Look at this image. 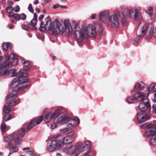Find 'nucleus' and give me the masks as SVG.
<instances>
[{
  "instance_id": "f257e3e1",
  "label": "nucleus",
  "mask_w": 156,
  "mask_h": 156,
  "mask_svg": "<svg viewBox=\"0 0 156 156\" xmlns=\"http://www.w3.org/2000/svg\"><path fill=\"white\" fill-rule=\"evenodd\" d=\"M43 15H41L39 17V20L41 22L40 27L39 29L41 31V28H44L45 30L48 28L49 30H52L53 34L55 35L58 34H62L63 33L64 29L63 26L59 22L58 19H55L53 22V25H52L51 22V20L50 17L48 16L45 19L46 23L44 25V23L42 21L43 18Z\"/></svg>"
},
{
  "instance_id": "f03ea898",
  "label": "nucleus",
  "mask_w": 156,
  "mask_h": 156,
  "mask_svg": "<svg viewBox=\"0 0 156 156\" xmlns=\"http://www.w3.org/2000/svg\"><path fill=\"white\" fill-rule=\"evenodd\" d=\"M3 141L7 143L6 147L10 150L8 156H9L13 153L18 152L19 148L17 145L20 144L21 142L18 134L15 133L5 137Z\"/></svg>"
},
{
  "instance_id": "7ed1b4c3",
  "label": "nucleus",
  "mask_w": 156,
  "mask_h": 156,
  "mask_svg": "<svg viewBox=\"0 0 156 156\" xmlns=\"http://www.w3.org/2000/svg\"><path fill=\"white\" fill-rule=\"evenodd\" d=\"M24 73L20 71L17 75V77L14 78L11 81L10 85L13 88L16 89L18 90H21L23 88H25L27 85H23L22 86H19V85L24 83L28 82V78L24 76Z\"/></svg>"
},
{
  "instance_id": "20e7f679",
  "label": "nucleus",
  "mask_w": 156,
  "mask_h": 156,
  "mask_svg": "<svg viewBox=\"0 0 156 156\" xmlns=\"http://www.w3.org/2000/svg\"><path fill=\"white\" fill-rule=\"evenodd\" d=\"M73 141L72 136H68L64 138L58 137V140H52L49 147V151L52 152L57 149L59 148L63 143L68 144L70 143Z\"/></svg>"
},
{
  "instance_id": "39448f33",
  "label": "nucleus",
  "mask_w": 156,
  "mask_h": 156,
  "mask_svg": "<svg viewBox=\"0 0 156 156\" xmlns=\"http://www.w3.org/2000/svg\"><path fill=\"white\" fill-rule=\"evenodd\" d=\"M64 24L65 27V30L64 29V31L65 30L66 33L67 34L68 36H71L72 34L73 28H74L75 29H76L77 28L76 23L74 21H73L71 24H70L68 20H65Z\"/></svg>"
},
{
  "instance_id": "423d86ee",
  "label": "nucleus",
  "mask_w": 156,
  "mask_h": 156,
  "mask_svg": "<svg viewBox=\"0 0 156 156\" xmlns=\"http://www.w3.org/2000/svg\"><path fill=\"white\" fill-rule=\"evenodd\" d=\"M74 34L78 42H82L87 38V35L85 30H76Z\"/></svg>"
},
{
  "instance_id": "0eeeda50",
  "label": "nucleus",
  "mask_w": 156,
  "mask_h": 156,
  "mask_svg": "<svg viewBox=\"0 0 156 156\" xmlns=\"http://www.w3.org/2000/svg\"><path fill=\"white\" fill-rule=\"evenodd\" d=\"M118 15L115 14L109 16L108 22H110L112 27L114 28H117L119 25V21L118 20Z\"/></svg>"
},
{
  "instance_id": "6e6552de",
  "label": "nucleus",
  "mask_w": 156,
  "mask_h": 156,
  "mask_svg": "<svg viewBox=\"0 0 156 156\" xmlns=\"http://www.w3.org/2000/svg\"><path fill=\"white\" fill-rule=\"evenodd\" d=\"M43 119V116L41 115L38 119L37 120L36 119H33L30 121L28 124L27 126V129L30 130L33 127L35 126L36 125L39 124L42 121Z\"/></svg>"
},
{
  "instance_id": "1a4fd4ad",
  "label": "nucleus",
  "mask_w": 156,
  "mask_h": 156,
  "mask_svg": "<svg viewBox=\"0 0 156 156\" xmlns=\"http://www.w3.org/2000/svg\"><path fill=\"white\" fill-rule=\"evenodd\" d=\"M90 141H85L84 144L80 146L78 149L79 152H82L84 150H87V152L85 153L84 156H90L88 154L90 149Z\"/></svg>"
},
{
  "instance_id": "9d476101",
  "label": "nucleus",
  "mask_w": 156,
  "mask_h": 156,
  "mask_svg": "<svg viewBox=\"0 0 156 156\" xmlns=\"http://www.w3.org/2000/svg\"><path fill=\"white\" fill-rule=\"evenodd\" d=\"M128 15H129L131 18L136 20L139 14V11L137 9H132L131 10L127 9Z\"/></svg>"
},
{
  "instance_id": "9b49d317",
  "label": "nucleus",
  "mask_w": 156,
  "mask_h": 156,
  "mask_svg": "<svg viewBox=\"0 0 156 156\" xmlns=\"http://www.w3.org/2000/svg\"><path fill=\"white\" fill-rule=\"evenodd\" d=\"M141 94L139 92L136 93L133 97L129 96L126 98V101L129 103H135L137 101V100L140 98Z\"/></svg>"
},
{
  "instance_id": "f8f14e48",
  "label": "nucleus",
  "mask_w": 156,
  "mask_h": 156,
  "mask_svg": "<svg viewBox=\"0 0 156 156\" xmlns=\"http://www.w3.org/2000/svg\"><path fill=\"white\" fill-rule=\"evenodd\" d=\"M139 94H141V96H140V98H139L140 101H143V104H145L149 107H150V103L149 99L147 98V96L149 94V93H147V95L146 96L144 94L142 93L141 92H139Z\"/></svg>"
},
{
  "instance_id": "ddd939ff",
  "label": "nucleus",
  "mask_w": 156,
  "mask_h": 156,
  "mask_svg": "<svg viewBox=\"0 0 156 156\" xmlns=\"http://www.w3.org/2000/svg\"><path fill=\"white\" fill-rule=\"evenodd\" d=\"M109 16L108 13L105 12H101L99 15V20L105 24L108 23Z\"/></svg>"
},
{
  "instance_id": "4468645a",
  "label": "nucleus",
  "mask_w": 156,
  "mask_h": 156,
  "mask_svg": "<svg viewBox=\"0 0 156 156\" xmlns=\"http://www.w3.org/2000/svg\"><path fill=\"white\" fill-rule=\"evenodd\" d=\"M145 87V83L143 81H141L136 83L134 86L133 90L135 92H138L140 91L143 90Z\"/></svg>"
},
{
  "instance_id": "2eb2a0df",
  "label": "nucleus",
  "mask_w": 156,
  "mask_h": 156,
  "mask_svg": "<svg viewBox=\"0 0 156 156\" xmlns=\"http://www.w3.org/2000/svg\"><path fill=\"white\" fill-rule=\"evenodd\" d=\"M149 118L148 115L143 114L142 112H139L137 115V119L139 122H144L147 120Z\"/></svg>"
},
{
  "instance_id": "dca6fc26",
  "label": "nucleus",
  "mask_w": 156,
  "mask_h": 156,
  "mask_svg": "<svg viewBox=\"0 0 156 156\" xmlns=\"http://www.w3.org/2000/svg\"><path fill=\"white\" fill-rule=\"evenodd\" d=\"M21 62L24 66L23 71L22 72H23L24 75L27 76L28 75L27 72L29 69L28 67V66L30 65L31 64V62L29 61L26 60L25 59L22 60L21 61Z\"/></svg>"
},
{
  "instance_id": "f3484780",
  "label": "nucleus",
  "mask_w": 156,
  "mask_h": 156,
  "mask_svg": "<svg viewBox=\"0 0 156 156\" xmlns=\"http://www.w3.org/2000/svg\"><path fill=\"white\" fill-rule=\"evenodd\" d=\"M69 118L68 115H64L58 118L57 119V122L58 123L64 124L66 122H69Z\"/></svg>"
},
{
  "instance_id": "a211bd4d",
  "label": "nucleus",
  "mask_w": 156,
  "mask_h": 156,
  "mask_svg": "<svg viewBox=\"0 0 156 156\" xmlns=\"http://www.w3.org/2000/svg\"><path fill=\"white\" fill-rule=\"evenodd\" d=\"M69 125H71L72 126H78L80 123L79 119L77 117H76L74 119L69 118Z\"/></svg>"
},
{
  "instance_id": "6ab92c4d",
  "label": "nucleus",
  "mask_w": 156,
  "mask_h": 156,
  "mask_svg": "<svg viewBox=\"0 0 156 156\" xmlns=\"http://www.w3.org/2000/svg\"><path fill=\"white\" fill-rule=\"evenodd\" d=\"M16 71L14 69H12L9 70L7 69L5 70L3 75H9L11 76H14L16 75Z\"/></svg>"
},
{
  "instance_id": "aec40b11",
  "label": "nucleus",
  "mask_w": 156,
  "mask_h": 156,
  "mask_svg": "<svg viewBox=\"0 0 156 156\" xmlns=\"http://www.w3.org/2000/svg\"><path fill=\"white\" fill-rule=\"evenodd\" d=\"M62 109L61 108H59L55 110L53 113H51L53 119L56 118L60 115H61L62 112Z\"/></svg>"
},
{
  "instance_id": "412c9836",
  "label": "nucleus",
  "mask_w": 156,
  "mask_h": 156,
  "mask_svg": "<svg viewBox=\"0 0 156 156\" xmlns=\"http://www.w3.org/2000/svg\"><path fill=\"white\" fill-rule=\"evenodd\" d=\"M145 133L148 136H154L156 133V129L153 127L150 129L147 130L146 131Z\"/></svg>"
},
{
  "instance_id": "4be33fe9",
  "label": "nucleus",
  "mask_w": 156,
  "mask_h": 156,
  "mask_svg": "<svg viewBox=\"0 0 156 156\" xmlns=\"http://www.w3.org/2000/svg\"><path fill=\"white\" fill-rule=\"evenodd\" d=\"M95 27L91 26V28L90 30V31H89V34L90 36L92 37H95L97 35V32L96 30L95 29Z\"/></svg>"
},
{
  "instance_id": "5701e85b",
  "label": "nucleus",
  "mask_w": 156,
  "mask_h": 156,
  "mask_svg": "<svg viewBox=\"0 0 156 156\" xmlns=\"http://www.w3.org/2000/svg\"><path fill=\"white\" fill-rule=\"evenodd\" d=\"M149 93H153L156 92V84L154 83H152L147 88Z\"/></svg>"
},
{
  "instance_id": "b1692460",
  "label": "nucleus",
  "mask_w": 156,
  "mask_h": 156,
  "mask_svg": "<svg viewBox=\"0 0 156 156\" xmlns=\"http://www.w3.org/2000/svg\"><path fill=\"white\" fill-rule=\"evenodd\" d=\"M17 95L18 91L17 90H13L9 94L8 96L6 98L7 99H9L15 96H16Z\"/></svg>"
},
{
  "instance_id": "393cba45",
  "label": "nucleus",
  "mask_w": 156,
  "mask_h": 156,
  "mask_svg": "<svg viewBox=\"0 0 156 156\" xmlns=\"http://www.w3.org/2000/svg\"><path fill=\"white\" fill-rule=\"evenodd\" d=\"M140 127L143 128H147L148 129H150L154 127L153 125L151 123L147 122L142 125L140 126Z\"/></svg>"
},
{
  "instance_id": "a878e982",
  "label": "nucleus",
  "mask_w": 156,
  "mask_h": 156,
  "mask_svg": "<svg viewBox=\"0 0 156 156\" xmlns=\"http://www.w3.org/2000/svg\"><path fill=\"white\" fill-rule=\"evenodd\" d=\"M138 108L142 112H144L146 111L147 108L149 107L147 106V105H145L142 103H141L139 105Z\"/></svg>"
},
{
  "instance_id": "bb28decb",
  "label": "nucleus",
  "mask_w": 156,
  "mask_h": 156,
  "mask_svg": "<svg viewBox=\"0 0 156 156\" xmlns=\"http://www.w3.org/2000/svg\"><path fill=\"white\" fill-rule=\"evenodd\" d=\"M12 65V63L11 62H5L1 64L0 66V69L2 70L8 67L10 65Z\"/></svg>"
},
{
  "instance_id": "cd10ccee",
  "label": "nucleus",
  "mask_w": 156,
  "mask_h": 156,
  "mask_svg": "<svg viewBox=\"0 0 156 156\" xmlns=\"http://www.w3.org/2000/svg\"><path fill=\"white\" fill-rule=\"evenodd\" d=\"M37 19H33L31 21V23H29V25L30 26L31 29L35 30L36 29L35 26L37 24Z\"/></svg>"
},
{
  "instance_id": "c85d7f7f",
  "label": "nucleus",
  "mask_w": 156,
  "mask_h": 156,
  "mask_svg": "<svg viewBox=\"0 0 156 156\" xmlns=\"http://www.w3.org/2000/svg\"><path fill=\"white\" fill-rule=\"evenodd\" d=\"M53 119L51 113H48L45 116L44 121L46 122H49L51 119Z\"/></svg>"
},
{
  "instance_id": "c756f323",
  "label": "nucleus",
  "mask_w": 156,
  "mask_h": 156,
  "mask_svg": "<svg viewBox=\"0 0 156 156\" xmlns=\"http://www.w3.org/2000/svg\"><path fill=\"white\" fill-rule=\"evenodd\" d=\"M78 149L77 146L74 145L72 146L69 147L67 150L71 154L74 153Z\"/></svg>"
},
{
  "instance_id": "7c9ffc66",
  "label": "nucleus",
  "mask_w": 156,
  "mask_h": 156,
  "mask_svg": "<svg viewBox=\"0 0 156 156\" xmlns=\"http://www.w3.org/2000/svg\"><path fill=\"white\" fill-rule=\"evenodd\" d=\"M7 99H8L7 98ZM7 104L9 106H13L16 105V100L14 99H11L10 100H7Z\"/></svg>"
},
{
  "instance_id": "2f4dec72",
  "label": "nucleus",
  "mask_w": 156,
  "mask_h": 156,
  "mask_svg": "<svg viewBox=\"0 0 156 156\" xmlns=\"http://www.w3.org/2000/svg\"><path fill=\"white\" fill-rule=\"evenodd\" d=\"M12 119V115H9L8 113H5L4 117V120L5 122H7Z\"/></svg>"
},
{
  "instance_id": "473e14b6",
  "label": "nucleus",
  "mask_w": 156,
  "mask_h": 156,
  "mask_svg": "<svg viewBox=\"0 0 156 156\" xmlns=\"http://www.w3.org/2000/svg\"><path fill=\"white\" fill-rule=\"evenodd\" d=\"M141 40V39L140 37L138 36L132 40V43L134 44H138Z\"/></svg>"
},
{
  "instance_id": "72a5a7b5",
  "label": "nucleus",
  "mask_w": 156,
  "mask_h": 156,
  "mask_svg": "<svg viewBox=\"0 0 156 156\" xmlns=\"http://www.w3.org/2000/svg\"><path fill=\"white\" fill-rule=\"evenodd\" d=\"M150 144L152 145L156 146V135L152 136L150 139Z\"/></svg>"
},
{
  "instance_id": "f704fd0d",
  "label": "nucleus",
  "mask_w": 156,
  "mask_h": 156,
  "mask_svg": "<svg viewBox=\"0 0 156 156\" xmlns=\"http://www.w3.org/2000/svg\"><path fill=\"white\" fill-rule=\"evenodd\" d=\"M0 129L2 133H5L6 130V125L5 122H2L0 127Z\"/></svg>"
},
{
  "instance_id": "c9c22d12",
  "label": "nucleus",
  "mask_w": 156,
  "mask_h": 156,
  "mask_svg": "<svg viewBox=\"0 0 156 156\" xmlns=\"http://www.w3.org/2000/svg\"><path fill=\"white\" fill-rule=\"evenodd\" d=\"M95 29L96 30L97 34L98 33L100 35H102L103 33V30L100 26L97 25L95 26Z\"/></svg>"
},
{
  "instance_id": "e433bc0d",
  "label": "nucleus",
  "mask_w": 156,
  "mask_h": 156,
  "mask_svg": "<svg viewBox=\"0 0 156 156\" xmlns=\"http://www.w3.org/2000/svg\"><path fill=\"white\" fill-rule=\"evenodd\" d=\"M147 30V25H145L144 26H143L142 29L141 34H140V36H142L146 34Z\"/></svg>"
},
{
  "instance_id": "4c0bfd02",
  "label": "nucleus",
  "mask_w": 156,
  "mask_h": 156,
  "mask_svg": "<svg viewBox=\"0 0 156 156\" xmlns=\"http://www.w3.org/2000/svg\"><path fill=\"white\" fill-rule=\"evenodd\" d=\"M25 129L24 128H21L18 132L20 137H22L25 135Z\"/></svg>"
},
{
  "instance_id": "58836bf2",
  "label": "nucleus",
  "mask_w": 156,
  "mask_h": 156,
  "mask_svg": "<svg viewBox=\"0 0 156 156\" xmlns=\"http://www.w3.org/2000/svg\"><path fill=\"white\" fill-rule=\"evenodd\" d=\"M18 16H17V20H18L20 19L22 20H25L26 18V15L24 13H22L21 15H19L18 14Z\"/></svg>"
},
{
  "instance_id": "ea45409f",
  "label": "nucleus",
  "mask_w": 156,
  "mask_h": 156,
  "mask_svg": "<svg viewBox=\"0 0 156 156\" xmlns=\"http://www.w3.org/2000/svg\"><path fill=\"white\" fill-rule=\"evenodd\" d=\"M3 111L4 112L6 113H8L7 111H8L9 112H10L11 111V108L9 106L5 105L4 107Z\"/></svg>"
},
{
  "instance_id": "a19ab883",
  "label": "nucleus",
  "mask_w": 156,
  "mask_h": 156,
  "mask_svg": "<svg viewBox=\"0 0 156 156\" xmlns=\"http://www.w3.org/2000/svg\"><path fill=\"white\" fill-rule=\"evenodd\" d=\"M22 27L23 29L25 30H28L29 28L31 29L30 26L29 25V23L27 25L23 24L22 25Z\"/></svg>"
},
{
  "instance_id": "79ce46f5",
  "label": "nucleus",
  "mask_w": 156,
  "mask_h": 156,
  "mask_svg": "<svg viewBox=\"0 0 156 156\" xmlns=\"http://www.w3.org/2000/svg\"><path fill=\"white\" fill-rule=\"evenodd\" d=\"M9 17H14L17 20V16H18V14H14L12 12L9 13Z\"/></svg>"
},
{
  "instance_id": "37998d69",
  "label": "nucleus",
  "mask_w": 156,
  "mask_h": 156,
  "mask_svg": "<svg viewBox=\"0 0 156 156\" xmlns=\"http://www.w3.org/2000/svg\"><path fill=\"white\" fill-rule=\"evenodd\" d=\"M120 16L122 18L121 19V22L123 24H125L126 23V19L125 16L122 13L120 15Z\"/></svg>"
},
{
  "instance_id": "c03bdc74",
  "label": "nucleus",
  "mask_w": 156,
  "mask_h": 156,
  "mask_svg": "<svg viewBox=\"0 0 156 156\" xmlns=\"http://www.w3.org/2000/svg\"><path fill=\"white\" fill-rule=\"evenodd\" d=\"M6 43H4L2 46V50L5 51H6L8 50V46Z\"/></svg>"
},
{
  "instance_id": "a18cd8bd",
  "label": "nucleus",
  "mask_w": 156,
  "mask_h": 156,
  "mask_svg": "<svg viewBox=\"0 0 156 156\" xmlns=\"http://www.w3.org/2000/svg\"><path fill=\"white\" fill-rule=\"evenodd\" d=\"M28 9L29 11L31 12V13H33L34 12V9L32 8V5L31 4H30L29 5Z\"/></svg>"
},
{
  "instance_id": "49530a36",
  "label": "nucleus",
  "mask_w": 156,
  "mask_h": 156,
  "mask_svg": "<svg viewBox=\"0 0 156 156\" xmlns=\"http://www.w3.org/2000/svg\"><path fill=\"white\" fill-rule=\"evenodd\" d=\"M153 10V8L152 7H150L149 8L148 12L149 14V16H151V15L152 13V11Z\"/></svg>"
},
{
  "instance_id": "de8ad7c7",
  "label": "nucleus",
  "mask_w": 156,
  "mask_h": 156,
  "mask_svg": "<svg viewBox=\"0 0 156 156\" xmlns=\"http://www.w3.org/2000/svg\"><path fill=\"white\" fill-rule=\"evenodd\" d=\"M152 112L154 114L156 113V105H153L152 106Z\"/></svg>"
},
{
  "instance_id": "09e8293b",
  "label": "nucleus",
  "mask_w": 156,
  "mask_h": 156,
  "mask_svg": "<svg viewBox=\"0 0 156 156\" xmlns=\"http://www.w3.org/2000/svg\"><path fill=\"white\" fill-rule=\"evenodd\" d=\"M12 8V7L11 5L7 7L6 9L7 12L9 13L11 12V9Z\"/></svg>"
},
{
  "instance_id": "8fccbe9b",
  "label": "nucleus",
  "mask_w": 156,
  "mask_h": 156,
  "mask_svg": "<svg viewBox=\"0 0 156 156\" xmlns=\"http://www.w3.org/2000/svg\"><path fill=\"white\" fill-rule=\"evenodd\" d=\"M152 35L155 38H156V27L153 29L152 32Z\"/></svg>"
},
{
  "instance_id": "3c124183",
  "label": "nucleus",
  "mask_w": 156,
  "mask_h": 156,
  "mask_svg": "<svg viewBox=\"0 0 156 156\" xmlns=\"http://www.w3.org/2000/svg\"><path fill=\"white\" fill-rule=\"evenodd\" d=\"M13 9L16 12H18L20 10V7L18 5H16V7L13 8Z\"/></svg>"
},
{
  "instance_id": "603ef678",
  "label": "nucleus",
  "mask_w": 156,
  "mask_h": 156,
  "mask_svg": "<svg viewBox=\"0 0 156 156\" xmlns=\"http://www.w3.org/2000/svg\"><path fill=\"white\" fill-rule=\"evenodd\" d=\"M57 125L56 123H52L51 126V127L52 129L55 128L57 126Z\"/></svg>"
},
{
  "instance_id": "864d4df0",
  "label": "nucleus",
  "mask_w": 156,
  "mask_h": 156,
  "mask_svg": "<svg viewBox=\"0 0 156 156\" xmlns=\"http://www.w3.org/2000/svg\"><path fill=\"white\" fill-rule=\"evenodd\" d=\"M6 44H7V45H7L8 48V49L9 48L10 49H11L12 47V44L11 43H9V42L6 43Z\"/></svg>"
},
{
  "instance_id": "5fc2aeb1",
  "label": "nucleus",
  "mask_w": 156,
  "mask_h": 156,
  "mask_svg": "<svg viewBox=\"0 0 156 156\" xmlns=\"http://www.w3.org/2000/svg\"><path fill=\"white\" fill-rule=\"evenodd\" d=\"M12 58L14 60H16V64L18 63V60H17V56L14 54H12Z\"/></svg>"
},
{
  "instance_id": "6e6d98bb",
  "label": "nucleus",
  "mask_w": 156,
  "mask_h": 156,
  "mask_svg": "<svg viewBox=\"0 0 156 156\" xmlns=\"http://www.w3.org/2000/svg\"><path fill=\"white\" fill-rule=\"evenodd\" d=\"M26 152L27 153H29V154L31 156H33L34 155L33 152L32 151H27Z\"/></svg>"
},
{
  "instance_id": "4d7b16f0",
  "label": "nucleus",
  "mask_w": 156,
  "mask_h": 156,
  "mask_svg": "<svg viewBox=\"0 0 156 156\" xmlns=\"http://www.w3.org/2000/svg\"><path fill=\"white\" fill-rule=\"evenodd\" d=\"M60 6V5L58 4H56L55 5H54L53 6V8L54 9H56L58 8L59 6Z\"/></svg>"
},
{
  "instance_id": "13d9d810",
  "label": "nucleus",
  "mask_w": 156,
  "mask_h": 156,
  "mask_svg": "<svg viewBox=\"0 0 156 156\" xmlns=\"http://www.w3.org/2000/svg\"><path fill=\"white\" fill-rule=\"evenodd\" d=\"M95 17H96V15L95 14H92L91 16V17L92 19H94L95 18Z\"/></svg>"
},
{
  "instance_id": "bf43d9fd",
  "label": "nucleus",
  "mask_w": 156,
  "mask_h": 156,
  "mask_svg": "<svg viewBox=\"0 0 156 156\" xmlns=\"http://www.w3.org/2000/svg\"><path fill=\"white\" fill-rule=\"evenodd\" d=\"M33 19L37 20V15L36 13H35L34 14Z\"/></svg>"
},
{
  "instance_id": "052dcab7",
  "label": "nucleus",
  "mask_w": 156,
  "mask_h": 156,
  "mask_svg": "<svg viewBox=\"0 0 156 156\" xmlns=\"http://www.w3.org/2000/svg\"><path fill=\"white\" fill-rule=\"evenodd\" d=\"M5 58L6 59L7 61L9 60L10 58L9 56L8 55H5Z\"/></svg>"
},
{
  "instance_id": "680f3d73",
  "label": "nucleus",
  "mask_w": 156,
  "mask_h": 156,
  "mask_svg": "<svg viewBox=\"0 0 156 156\" xmlns=\"http://www.w3.org/2000/svg\"><path fill=\"white\" fill-rule=\"evenodd\" d=\"M38 0H35L34 2V5H37L38 3Z\"/></svg>"
},
{
  "instance_id": "e2e57ef3",
  "label": "nucleus",
  "mask_w": 156,
  "mask_h": 156,
  "mask_svg": "<svg viewBox=\"0 0 156 156\" xmlns=\"http://www.w3.org/2000/svg\"><path fill=\"white\" fill-rule=\"evenodd\" d=\"M151 37V34H150L148 36L146 37V38L147 40H149V39H150V38Z\"/></svg>"
},
{
  "instance_id": "0e129e2a",
  "label": "nucleus",
  "mask_w": 156,
  "mask_h": 156,
  "mask_svg": "<svg viewBox=\"0 0 156 156\" xmlns=\"http://www.w3.org/2000/svg\"><path fill=\"white\" fill-rule=\"evenodd\" d=\"M35 11L38 13L40 12V10L38 8H37L35 9Z\"/></svg>"
},
{
  "instance_id": "69168bd1",
  "label": "nucleus",
  "mask_w": 156,
  "mask_h": 156,
  "mask_svg": "<svg viewBox=\"0 0 156 156\" xmlns=\"http://www.w3.org/2000/svg\"><path fill=\"white\" fill-rule=\"evenodd\" d=\"M13 27V26L12 25H9L8 26V27L9 29H11Z\"/></svg>"
},
{
  "instance_id": "338daca9",
  "label": "nucleus",
  "mask_w": 156,
  "mask_h": 156,
  "mask_svg": "<svg viewBox=\"0 0 156 156\" xmlns=\"http://www.w3.org/2000/svg\"><path fill=\"white\" fill-rule=\"evenodd\" d=\"M62 8H66V7L65 5H60V6Z\"/></svg>"
},
{
  "instance_id": "774afa93",
  "label": "nucleus",
  "mask_w": 156,
  "mask_h": 156,
  "mask_svg": "<svg viewBox=\"0 0 156 156\" xmlns=\"http://www.w3.org/2000/svg\"><path fill=\"white\" fill-rule=\"evenodd\" d=\"M57 156H62V155L59 153H57Z\"/></svg>"
}]
</instances>
